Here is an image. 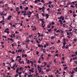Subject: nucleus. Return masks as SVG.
Returning <instances> with one entry per match:
<instances>
[{
    "label": "nucleus",
    "mask_w": 77,
    "mask_h": 77,
    "mask_svg": "<svg viewBox=\"0 0 77 77\" xmlns=\"http://www.w3.org/2000/svg\"><path fill=\"white\" fill-rule=\"evenodd\" d=\"M29 71H33V70L29 69Z\"/></svg>",
    "instance_id": "56"
},
{
    "label": "nucleus",
    "mask_w": 77,
    "mask_h": 77,
    "mask_svg": "<svg viewBox=\"0 0 77 77\" xmlns=\"http://www.w3.org/2000/svg\"><path fill=\"white\" fill-rule=\"evenodd\" d=\"M77 59V57H75L73 58V60H74L75 59Z\"/></svg>",
    "instance_id": "15"
},
{
    "label": "nucleus",
    "mask_w": 77,
    "mask_h": 77,
    "mask_svg": "<svg viewBox=\"0 0 77 77\" xmlns=\"http://www.w3.org/2000/svg\"><path fill=\"white\" fill-rule=\"evenodd\" d=\"M22 72H20L19 73V72H18V73H17V74H19V75H21V74H22Z\"/></svg>",
    "instance_id": "27"
},
{
    "label": "nucleus",
    "mask_w": 77,
    "mask_h": 77,
    "mask_svg": "<svg viewBox=\"0 0 77 77\" xmlns=\"http://www.w3.org/2000/svg\"><path fill=\"white\" fill-rule=\"evenodd\" d=\"M11 40V41H13V38H8V40Z\"/></svg>",
    "instance_id": "10"
},
{
    "label": "nucleus",
    "mask_w": 77,
    "mask_h": 77,
    "mask_svg": "<svg viewBox=\"0 0 77 77\" xmlns=\"http://www.w3.org/2000/svg\"><path fill=\"white\" fill-rule=\"evenodd\" d=\"M48 32H51L52 31L51 30V29H48Z\"/></svg>",
    "instance_id": "35"
},
{
    "label": "nucleus",
    "mask_w": 77,
    "mask_h": 77,
    "mask_svg": "<svg viewBox=\"0 0 77 77\" xmlns=\"http://www.w3.org/2000/svg\"><path fill=\"white\" fill-rule=\"evenodd\" d=\"M12 17V16H10L8 17V20H10L11 17Z\"/></svg>",
    "instance_id": "7"
},
{
    "label": "nucleus",
    "mask_w": 77,
    "mask_h": 77,
    "mask_svg": "<svg viewBox=\"0 0 77 77\" xmlns=\"http://www.w3.org/2000/svg\"><path fill=\"white\" fill-rule=\"evenodd\" d=\"M66 64H65V65L63 64V67H66Z\"/></svg>",
    "instance_id": "46"
},
{
    "label": "nucleus",
    "mask_w": 77,
    "mask_h": 77,
    "mask_svg": "<svg viewBox=\"0 0 77 77\" xmlns=\"http://www.w3.org/2000/svg\"><path fill=\"white\" fill-rule=\"evenodd\" d=\"M58 42H57V43H59L60 42V41L59 40H58Z\"/></svg>",
    "instance_id": "31"
},
{
    "label": "nucleus",
    "mask_w": 77,
    "mask_h": 77,
    "mask_svg": "<svg viewBox=\"0 0 77 77\" xmlns=\"http://www.w3.org/2000/svg\"><path fill=\"white\" fill-rule=\"evenodd\" d=\"M77 3V1H75V2H71V3Z\"/></svg>",
    "instance_id": "44"
},
{
    "label": "nucleus",
    "mask_w": 77,
    "mask_h": 77,
    "mask_svg": "<svg viewBox=\"0 0 77 77\" xmlns=\"http://www.w3.org/2000/svg\"><path fill=\"white\" fill-rule=\"evenodd\" d=\"M65 48V45H63V47H62V48H63V49H64V48Z\"/></svg>",
    "instance_id": "32"
},
{
    "label": "nucleus",
    "mask_w": 77,
    "mask_h": 77,
    "mask_svg": "<svg viewBox=\"0 0 77 77\" xmlns=\"http://www.w3.org/2000/svg\"><path fill=\"white\" fill-rule=\"evenodd\" d=\"M16 70H16L15 72L17 73V74H18V72H19V68L18 67L17 68Z\"/></svg>",
    "instance_id": "6"
},
{
    "label": "nucleus",
    "mask_w": 77,
    "mask_h": 77,
    "mask_svg": "<svg viewBox=\"0 0 77 77\" xmlns=\"http://www.w3.org/2000/svg\"><path fill=\"white\" fill-rule=\"evenodd\" d=\"M38 54H39V52L38 51H36V54L38 55Z\"/></svg>",
    "instance_id": "36"
},
{
    "label": "nucleus",
    "mask_w": 77,
    "mask_h": 77,
    "mask_svg": "<svg viewBox=\"0 0 77 77\" xmlns=\"http://www.w3.org/2000/svg\"><path fill=\"white\" fill-rule=\"evenodd\" d=\"M75 3H74V2H71V5H75Z\"/></svg>",
    "instance_id": "38"
},
{
    "label": "nucleus",
    "mask_w": 77,
    "mask_h": 77,
    "mask_svg": "<svg viewBox=\"0 0 77 77\" xmlns=\"http://www.w3.org/2000/svg\"><path fill=\"white\" fill-rule=\"evenodd\" d=\"M55 23L54 22H52L51 24H52V25H54Z\"/></svg>",
    "instance_id": "51"
},
{
    "label": "nucleus",
    "mask_w": 77,
    "mask_h": 77,
    "mask_svg": "<svg viewBox=\"0 0 77 77\" xmlns=\"http://www.w3.org/2000/svg\"><path fill=\"white\" fill-rule=\"evenodd\" d=\"M57 11H58V12H60V9H58Z\"/></svg>",
    "instance_id": "64"
},
{
    "label": "nucleus",
    "mask_w": 77,
    "mask_h": 77,
    "mask_svg": "<svg viewBox=\"0 0 77 77\" xmlns=\"http://www.w3.org/2000/svg\"><path fill=\"white\" fill-rule=\"evenodd\" d=\"M73 32H67V35H69V34H71V35H72V33Z\"/></svg>",
    "instance_id": "4"
},
{
    "label": "nucleus",
    "mask_w": 77,
    "mask_h": 77,
    "mask_svg": "<svg viewBox=\"0 0 77 77\" xmlns=\"http://www.w3.org/2000/svg\"><path fill=\"white\" fill-rule=\"evenodd\" d=\"M76 16V15L75 14H73V17H75Z\"/></svg>",
    "instance_id": "23"
},
{
    "label": "nucleus",
    "mask_w": 77,
    "mask_h": 77,
    "mask_svg": "<svg viewBox=\"0 0 77 77\" xmlns=\"http://www.w3.org/2000/svg\"><path fill=\"white\" fill-rule=\"evenodd\" d=\"M76 41H77V39H76V38H75L74 39H73V41L76 42Z\"/></svg>",
    "instance_id": "16"
},
{
    "label": "nucleus",
    "mask_w": 77,
    "mask_h": 77,
    "mask_svg": "<svg viewBox=\"0 0 77 77\" xmlns=\"http://www.w3.org/2000/svg\"><path fill=\"white\" fill-rule=\"evenodd\" d=\"M69 13L71 14L72 12L71 10H69Z\"/></svg>",
    "instance_id": "26"
},
{
    "label": "nucleus",
    "mask_w": 77,
    "mask_h": 77,
    "mask_svg": "<svg viewBox=\"0 0 77 77\" xmlns=\"http://www.w3.org/2000/svg\"><path fill=\"white\" fill-rule=\"evenodd\" d=\"M74 73H75V72L74 71H72V72H71V73L72 74H74Z\"/></svg>",
    "instance_id": "60"
},
{
    "label": "nucleus",
    "mask_w": 77,
    "mask_h": 77,
    "mask_svg": "<svg viewBox=\"0 0 77 77\" xmlns=\"http://www.w3.org/2000/svg\"><path fill=\"white\" fill-rule=\"evenodd\" d=\"M4 32L7 33L8 34H9V29L7 28L5 29Z\"/></svg>",
    "instance_id": "2"
},
{
    "label": "nucleus",
    "mask_w": 77,
    "mask_h": 77,
    "mask_svg": "<svg viewBox=\"0 0 77 77\" xmlns=\"http://www.w3.org/2000/svg\"><path fill=\"white\" fill-rule=\"evenodd\" d=\"M30 41L29 40H28L27 41H26V42H29Z\"/></svg>",
    "instance_id": "33"
},
{
    "label": "nucleus",
    "mask_w": 77,
    "mask_h": 77,
    "mask_svg": "<svg viewBox=\"0 0 77 77\" xmlns=\"http://www.w3.org/2000/svg\"><path fill=\"white\" fill-rule=\"evenodd\" d=\"M51 5H48V7H49V8H51Z\"/></svg>",
    "instance_id": "58"
},
{
    "label": "nucleus",
    "mask_w": 77,
    "mask_h": 77,
    "mask_svg": "<svg viewBox=\"0 0 77 77\" xmlns=\"http://www.w3.org/2000/svg\"><path fill=\"white\" fill-rule=\"evenodd\" d=\"M48 45H49V43H46V45H46V46H48Z\"/></svg>",
    "instance_id": "29"
},
{
    "label": "nucleus",
    "mask_w": 77,
    "mask_h": 77,
    "mask_svg": "<svg viewBox=\"0 0 77 77\" xmlns=\"http://www.w3.org/2000/svg\"><path fill=\"white\" fill-rule=\"evenodd\" d=\"M44 25V26H43V25H42V26L41 25V26H42V27H43V28L45 26V24H44V25Z\"/></svg>",
    "instance_id": "43"
},
{
    "label": "nucleus",
    "mask_w": 77,
    "mask_h": 77,
    "mask_svg": "<svg viewBox=\"0 0 77 77\" xmlns=\"http://www.w3.org/2000/svg\"><path fill=\"white\" fill-rule=\"evenodd\" d=\"M32 36V35H29V38H31Z\"/></svg>",
    "instance_id": "57"
},
{
    "label": "nucleus",
    "mask_w": 77,
    "mask_h": 77,
    "mask_svg": "<svg viewBox=\"0 0 77 77\" xmlns=\"http://www.w3.org/2000/svg\"><path fill=\"white\" fill-rule=\"evenodd\" d=\"M46 67L48 68H50V66L49 65H48L47 66H46Z\"/></svg>",
    "instance_id": "62"
},
{
    "label": "nucleus",
    "mask_w": 77,
    "mask_h": 77,
    "mask_svg": "<svg viewBox=\"0 0 77 77\" xmlns=\"http://www.w3.org/2000/svg\"><path fill=\"white\" fill-rule=\"evenodd\" d=\"M44 9L43 8H38V10H41V9Z\"/></svg>",
    "instance_id": "53"
},
{
    "label": "nucleus",
    "mask_w": 77,
    "mask_h": 77,
    "mask_svg": "<svg viewBox=\"0 0 77 77\" xmlns=\"http://www.w3.org/2000/svg\"><path fill=\"white\" fill-rule=\"evenodd\" d=\"M28 8L27 7L24 8V10H27Z\"/></svg>",
    "instance_id": "20"
},
{
    "label": "nucleus",
    "mask_w": 77,
    "mask_h": 77,
    "mask_svg": "<svg viewBox=\"0 0 77 77\" xmlns=\"http://www.w3.org/2000/svg\"><path fill=\"white\" fill-rule=\"evenodd\" d=\"M66 26V24H63V27H65V26Z\"/></svg>",
    "instance_id": "45"
},
{
    "label": "nucleus",
    "mask_w": 77,
    "mask_h": 77,
    "mask_svg": "<svg viewBox=\"0 0 77 77\" xmlns=\"http://www.w3.org/2000/svg\"><path fill=\"white\" fill-rule=\"evenodd\" d=\"M45 65H44V66H42V65L41 66H40V68H44V67H45Z\"/></svg>",
    "instance_id": "39"
},
{
    "label": "nucleus",
    "mask_w": 77,
    "mask_h": 77,
    "mask_svg": "<svg viewBox=\"0 0 77 77\" xmlns=\"http://www.w3.org/2000/svg\"><path fill=\"white\" fill-rule=\"evenodd\" d=\"M2 37L3 38H7V37H6V36H5L4 35H3V36H2Z\"/></svg>",
    "instance_id": "48"
},
{
    "label": "nucleus",
    "mask_w": 77,
    "mask_h": 77,
    "mask_svg": "<svg viewBox=\"0 0 77 77\" xmlns=\"http://www.w3.org/2000/svg\"><path fill=\"white\" fill-rule=\"evenodd\" d=\"M57 14H59L60 15H61V12H60V13H59V12H57Z\"/></svg>",
    "instance_id": "47"
},
{
    "label": "nucleus",
    "mask_w": 77,
    "mask_h": 77,
    "mask_svg": "<svg viewBox=\"0 0 77 77\" xmlns=\"http://www.w3.org/2000/svg\"><path fill=\"white\" fill-rule=\"evenodd\" d=\"M11 63H9V62L8 61L6 62V64L9 65V64H10Z\"/></svg>",
    "instance_id": "11"
},
{
    "label": "nucleus",
    "mask_w": 77,
    "mask_h": 77,
    "mask_svg": "<svg viewBox=\"0 0 77 77\" xmlns=\"http://www.w3.org/2000/svg\"><path fill=\"white\" fill-rule=\"evenodd\" d=\"M73 70H74L75 71V72H77V70L75 69V68H73Z\"/></svg>",
    "instance_id": "59"
},
{
    "label": "nucleus",
    "mask_w": 77,
    "mask_h": 77,
    "mask_svg": "<svg viewBox=\"0 0 77 77\" xmlns=\"http://www.w3.org/2000/svg\"><path fill=\"white\" fill-rule=\"evenodd\" d=\"M61 32L60 33H63V31L62 30H60V31Z\"/></svg>",
    "instance_id": "42"
},
{
    "label": "nucleus",
    "mask_w": 77,
    "mask_h": 77,
    "mask_svg": "<svg viewBox=\"0 0 77 77\" xmlns=\"http://www.w3.org/2000/svg\"><path fill=\"white\" fill-rule=\"evenodd\" d=\"M54 38V37L53 36H52L51 38V39H52Z\"/></svg>",
    "instance_id": "55"
},
{
    "label": "nucleus",
    "mask_w": 77,
    "mask_h": 77,
    "mask_svg": "<svg viewBox=\"0 0 77 77\" xmlns=\"http://www.w3.org/2000/svg\"><path fill=\"white\" fill-rule=\"evenodd\" d=\"M72 31V29H70L68 30V31H67V32H71Z\"/></svg>",
    "instance_id": "40"
},
{
    "label": "nucleus",
    "mask_w": 77,
    "mask_h": 77,
    "mask_svg": "<svg viewBox=\"0 0 77 77\" xmlns=\"http://www.w3.org/2000/svg\"><path fill=\"white\" fill-rule=\"evenodd\" d=\"M37 69H38V72L40 73L41 72V70H39L40 69V66H39V65H37Z\"/></svg>",
    "instance_id": "3"
},
{
    "label": "nucleus",
    "mask_w": 77,
    "mask_h": 77,
    "mask_svg": "<svg viewBox=\"0 0 77 77\" xmlns=\"http://www.w3.org/2000/svg\"><path fill=\"white\" fill-rule=\"evenodd\" d=\"M37 2H38L37 0H35V3H36Z\"/></svg>",
    "instance_id": "50"
},
{
    "label": "nucleus",
    "mask_w": 77,
    "mask_h": 77,
    "mask_svg": "<svg viewBox=\"0 0 77 77\" xmlns=\"http://www.w3.org/2000/svg\"><path fill=\"white\" fill-rule=\"evenodd\" d=\"M9 36H10V37L12 38H13L12 34L11 35H9Z\"/></svg>",
    "instance_id": "30"
},
{
    "label": "nucleus",
    "mask_w": 77,
    "mask_h": 77,
    "mask_svg": "<svg viewBox=\"0 0 77 77\" xmlns=\"http://www.w3.org/2000/svg\"><path fill=\"white\" fill-rule=\"evenodd\" d=\"M70 7H71V8H74L75 7V6H73V5H71Z\"/></svg>",
    "instance_id": "28"
},
{
    "label": "nucleus",
    "mask_w": 77,
    "mask_h": 77,
    "mask_svg": "<svg viewBox=\"0 0 77 77\" xmlns=\"http://www.w3.org/2000/svg\"><path fill=\"white\" fill-rule=\"evenodd\" d=\"M74 56H76V55H74L73 54H72V55H71V57H73Z\"/></svg>",
    "instance_id": "41"
},
{
    "label": "nucleus",
    "mask_w": 77,
    "mask_h": 77,
    "mask_svg": "<svg viewBox=\"0 0 77 77\" xmlns=\"http://www.w3.org/2000/svg\"><path fill=\"white\" fill-rule=\"evenodd\" d=\"M63 42L64 43H66V39H63Z\"/></svg>",
    "instance_id": "25"
},
{
    "label": "nucleus",
    "mask_w": 77,
    "mask_h": 77,
    "mask_svg": "<svg viewBox=\"0 0 77 77\" xmlns=\"http://www.w3.org/2000/svg\"><path fill=\"white\" fill-rule=\"evenodd\" d=\"M54 47H52L50 48V49H51L54 50Z\"/></svg>",
    "instance_id": "21"
},
{
    "label": "nucleus",
    "mask_w": 77,
    "mask_h": 77,
    "mask_svg": "<svg viewBox=\"0 0 77 77\" xmlns=\"http://www.w3.org/2000/svg\"><path fill=\"white\" fill-rule=\"evenodd\" d=\"M18 62L20 63V64H22V63L23 64H24V61H20V62H19V61H18Z\"/></svg>",
    "instance_id": "8"
},
{
    "label": "nucleus",
    "mask_w": 77,
    "mask_h": 77,
    "mask_svg": "<svg viewBox=\"0 0 77 77\" xmlns=\"http://www.w3.org/2000/svg\"><path fill=\"white\" fill-rule=\"evenodd\" d=\"M50 71V69L49 68L46 69V72H49Z\"/></svg>",
    "instance_id": "9"
},
{
    "label": "nucleus",
    "mask_w": 77,
    "mask_h": 77,
    "mask_svg": "<svg viewBox=\"0 0 77 77\" xmlns=\"http://www.w3.org/2000/svg\"><path fill=\"white\" fill-rule=\"evenodd\" d=\"M37 45H38L37 46V47H38V48H41V45L39 44H37Z\"/></svg>",
    "instance_id": "12"
},
{
    "label": "nucleus",
    "mask_w": 77,
    "mask_h": 77,
    "mask_svg": "<svg viewBox=\"0 0 77 77\" xmlns=\"http://www.w3.org/2000/svg\"><path fill=\"white\" fill-rule=\"evenodd\" d=\"M51 7L52 8H54V5H51Z\"/></svg>",
    "instance_id": "52"
},
{
    "label": "nucleus",
    "mask_w": 77,
    "mask_h": 77,
    "mask_svg": "<svg viewBox=\"0 0 77 77\" xmlns=\"http://www.w3.org/2000/svg\"><path fill=\"white\" fill-rule=\"evenodd\" d=\"M44 65H45L44 66L47 65H48V63L46 62H44Z\"/></svg>",
    "instance_id": "17"
},
{
    "label": "nucleus",
    "mask_w": 77,
    "mask_h": 77,
    "mask_svg": "<svg viewBox=\"0 0 77 77\" xmlns=\"http://www.w3.org/2000/svg\"><path fill=\"white\" fill-rule=\"evenodd\" d=\"M45 16H46V17H49V14H46V15H45Z\"/></svg>",
    "instance_id": "34"
},
{
    "label": "nucleus",
    "mask_w": 77,
    "mask_h": 77,
    "mask_svg": "<svg viewBox=\"0 0 77 77\" xmlns=\"http://www.w3.org/2000/svg\"><path fill=\"white\" fill-rule=\"evenodd\" d=\"M68 68V67L67 66H66V67H64V70H66V69H67Z\"/></svg>",
    "instance_id": "24"
},
{
    "label": "nucleus",
    "mask_w": 77,
    "mask_h": 77,
    "mask_svg": "<svg viewBox=\"0 0 77 77\" xmlns=\"http://www.w3.org/2000/svg\"><path fill=\"white\" fill-rule=\"evenodd\" d=\"M8 70H10V67H8Z\"/></svg>",
    "instance_id": "63"
},
{
    "label": "nucleus",
    "mask_w": 77,
    "mask_h": 77,
    "mask_svg": "<svg viewBox=\"0 0 77 77\" xmlns=\"http://www.w3.org/2000/svg\"><path fill=\"white\" fill-rule=\"evenodd\" d=\"M28 13H29V15H31V14H32V12H31L30 11H29L28 12Z\"/></svg>",
    "instance_id": "19"
},
{
    "label": "nucleus",
    "mask_w": 77,
    "mask_h": 77,
    "mask_svg": "<svg viewBox=\"0 0 77 77\" xmlns=\"http://www.w3.org/2000/svg\"><path fill=\"white\" fill-rule=\"evenodd\" d=\"M17 51V53H21L22 51V49H19Z\"/></svg>",
    "instance_id": "5"
},
{
    "label": "nucleus",
    "mask_w": 77,
    "mask_h": 77,
    "mask_svg": "<svg viewBox=\"0 0 77 77\" xmlns=\"http://www.w3.org/2000/svg\"><path fill=\"white\" fill-rule=\"evenodd\" d=\"M69 46H68L67 45H66V47H65V48L66 49H69Z\"/></svg>",
    "instance_id": "14"
},
{
    "label": "nucleus",
    "mask_w": 77,
    "mask_h": 77,
    "mask_svg": "<svg viewBox=\"0 0 77 77\" xmlns=\"http://www.w3.org/2000/svg\"><path fill=\"white\" fill-rule=\"evenodd\" d=\"M61 19H62V21L64 20V17H63V16H61L60 17H58V19L60 20H59V22H62V21H61V20H61Z\"/></svg>",
    "instance_id": "1"
},
{
    "label": "nucleus",
    "mask_w": 77,
    "mask_h": 77,
    "mask_svg": "<svg viewBox=\"0 0 77 77\" xmlns=\"http://www.w3.org/2000/svg\"><path fill=\"white\" fill-rule=\"evenodd\" d=\"M48 4L51 5V2L49 1V3H48Z\"/></svg>",
    "instance_id": "54"
},
{
    "label": "nucleus",
    "mask_w": 77,
    "mask_h": 77,
    "mask_svg": "<svg viewBox=\"0 0 77 77\" xmlns=\"http://www.w3.org/2000/svg\"><path fill=\"white\" fill-rule=\"evenodd\" d=\"M27 63H28V64H29V62H30V61L29 60H27Z\"/></svg>",
    "instance_id": "22"
},
{
    "label": "nucleus",
    "mask_w": 77,
    "mask_h": 77,
    "mask_svg": "<svg viewBox=\"0 0 77 77\" xmlns=\"http://www.w3.org/2000/svg\"><path fill=\"white\" fill-rule=\"evenodd\" d=\"M32 77V75H29L28 76V77Z\"/></svg>",
    "instance_id": "37"
},
{
    "label": "nucleus",
    "mask_w": 77,
    "mask_h": 77,
    "mask_svg": "<svg viewBox=\"0 0 77 77\" xmlns=\"http://www.w3.org/2000/svg\"><path fill=\"white\" fill-rule=\"evenodd\" d=\"M19 33V32H18L17 31H15V34H17Z\"/></svg>",
    "instance_id": "49"
},
{
    "label": "nucleus",
    "mask_w": 77,
    "mask_h": 77,
    "mask_svg": "<svg viewBox=\"0 0 77 77\" xmlns=\"http://www.w3.org/2000/svg\"><path fill=\"white\" fill-rule=\"evenodd\" d=\"M60 29H58V30H57L56 31V33H58L59 32H60Z\"/></svg>",
    "instance_id": "13"
},
{
    "label": "nucleus",
    "mask_w": 77,
    "mask_h": 77,
    "mask_svg": "<svg viewBox=\"0 0 77 77\" xmlns=\"http://www.w3.org/2000/svg\"><path fill=\"white\" fill-rule=\"evenodd\" d=\"M14 43L13 44H11V46H12V47H14Z\"/></svg>",
    "instance_id": "61"
},
{
    "label": "nucleus",
    "mask_w": 77,
    "mask_h": 77,
    "mask_svg": "<svg viewBox=\"0 0 77 77\" xmlns=\"http://www.w3.org/2000/svg\"><path fill=\"white\" fill-rule=\"evenodd\" d=\"M4 22H5V21H4V20H2L0 21V23H4Z\"/></svg>",
    "instance_id": "18"
}]
</instances>
